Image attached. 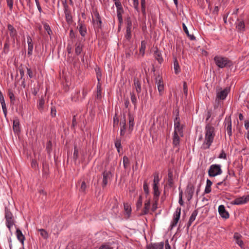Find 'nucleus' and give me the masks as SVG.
<instances>
[{
  "label": "nucleus",
  "instance_id": "obj_41",
  "mask_svg": "<svg viewBox=\"0 0 249 249\" xmlns=\"http://www.w3.org/2000/svg\"><path fill=\"white\" fill-rule=\"evenodd\" d=\"M115 146L117 148L118 152L119 153L120 152V148H122L121 143V140L117 139L115 142Z\"/></svg>",
  "mask_w": 249,
  "mask_h": 249
},
{
  "label": "nucleus",
  "instance_id": "obj_63",
  "mask_svg": "<svg viewBox=\"0 0 249 249\" xmlns=\"http://www.w3.org/2000/svg\"><path fill=\"white\" fill-rule=\"evenodd\" d=\"M31 166L33 168H36L37 167V163L35 160H33L31 163Z\"/></svg>",
  "mask_w": 249,
  "mask_h": 249
},
{
  "label": "nucleus",
  "instance_id": "obj_56",
  "mask_svg": "<svg viewBox=\"0 0 249 249\" xmlns=\"http://www.w3.org/2000/svg\"><path fill=\"white\" fill-rule=\"evenodd\" d=\"M133 6L136 10L138 11L139 1L138 0H133Z\"/></svg>",
  "mask_w": 249,
  "mask_h": 249
},
{
  "label": "nucleus",
  "instance_id": "obj_20",
  "mask_svg": "<svg viewBox=\"0 0 249 249\" xmlns=\"http://www.w3.org/2000/svg\"><path fill=\"white\" fill-rule=\"evenodd\" d=\"M154 197L153 199L157 200L159 199L160 192L159 190V185H153Z\"/></svg>",
  "mask_w": 249,
  "mask_h": 249
},
{
  "label": "nucleus",
  "instance_id": "obj_40",
  "mask_svg": "<svg viewBox=\"0 0 249 249\" xmlns=\"http://www.w3.org/2000/svg\"><path fill=\"white\" fill-rule=\"evenodd\" d=\"M159 181H160V178L159 177V174L158 173H155L154 174V178L153 180V185H159Z\"/></svg>",
  "mask_w": 249,
  "mask_h": 249
},
{
  "label": "nucleus",
  "instance_id": "obj_8",
  "mask_svg": "<svg viewBox=\"0 0 249 249\" xmlns=\"http://www.w3.org/2000/svg\"><path fill=\"white\" fill-rule=\"evenodd\" d=\"M235 25L236 29L238 32L242 33L245 31V25L243 19L237 18L235 22Z\"/></svg>",
  "mask_w": 249,
  "mask_h": 249
},
{
  "label": "nucleus",
  "instance_id": "obj_33",
  "mask_svg": "<svg viewBox=\"0 0 249 249\" xmlns=\"http://www.w3.org/2000/svg\"><path fill=\"white\" fill-rule=\"evenodd\" d=\"M128 119H129V129L131 131L133 129V127L134 125V118L132 115H131L130 114H129Z\"/></svg>",
  "mask_w": 249,
  "mask_h": 249
},
{
  "label": "nucleus",
  "instance_id": "obj_34",
  "mask_svg": "<svg viewBox=\"0 0 249 249\" xmlns=\"http://www.w3.org/2000/svg\"><path fill=\"white\" fill-rule=\"evenodd\" d=\"M182 27H183V31L187 34V35L190 37V38L191 40L195 39V37L193 35H191L189 34L188 30L184 23L182 24Z\"/></svg>",
  "mask_w": 249,
  "mask_h": 249
},
{
  "label": "nucleus",
  "instance_id": "obj_5",
  "mask_svg": "<svg viewBox=\"0 0 249 249\" xmlns=\"http://www.w3.org/2000/svg\"><path fill=\"white\" fill-rule=\"evenodd\" d=\"M5 218L7 227L11 231V227L14 224V219L12 213L9 210L6 209L5 212Z\"/></svg>",
  "mask_w": 249,
  "mask_h": 249
},
{
  "label": "nucleus",
  "instance_id": "obj_38",
  "mask_svg": "<svg viewBox=\"0 0 249 249\" xmlns=\"http://www.w3.org/2000/svg\"><path fill=\"white\" fill-rule=\"evenodd\" d=\"M123 163L125 169H127L129 166V160L126 156L123 157Z\"/></svg>",
  "mask_w": 249,
  "mask_h": 249
},
{
  "label": "nucleus",
  "instance_id": "obj_48",
  "mask_svg": "<svg viewBox=\"0 0 249 249\" xmlns=\"http://www.w3.org/2000/svg\"><path fill=\"white\" fill-rule=\"evenodd\" d=\"M78 157V150L75 145L74 148V152H73V159L76 160Z\"/></svg>",
  "mask_w": 249,
  "mask_h": 249
},
{
  "label": "nucleus",
  "instance_id": "obj_1",
  "mask_svg": "<svg viewBox=\"0 0 249 249\" xmlns=\"http://www.w3.org/2000/svg\"><path fill=\"white\" fill-rule=\"evenodd\" d=\"M205 140L202 144L204 149L209 148L213 142L215 136L214 128L211 125L208 124L205 126Z\"/></svg>",
  "mask_w": 249,
  "mask_h": 249
},
{
  "label": "nucleus",
  "instance_id": "obj_32",
  "mask_svg": "<svg viewBox=\"0 0 249 249\" xmlns=\"http://www.w3.org/2000/svg\"><path fill=\"white\" fill-rule=\"evenodd\" d=\"M44 103L45 101L43 98H41L39 100L37 104V108L40 111H42L43 110Z\"/></svg>",
  "mask_w": 249,
  "mask_h": 249
},
{
  "label": "nucleus",
  "instance_id": "obj_28",
  "mask_svg": "<svg viewBox=\"0 0 249 249\" xmlns=\"http://www.w3.org/2000/svg\"><path fill=\"white\" fill-rule=\"evenodd\" d=\"M179 134H175L174 133L173 140V144L174 146H178L179 143Z\"/></svg>",
  "mask_w": 249,
  "mask_h": 249
},
{
  "label": "nucleus",
  "instance_id": "obj_14",
  "mask_svg": "<svg viewBox=\"0 0 249 249\" xmlns=\"http://www.w3.org/2000/svg\"><path fill=\"white\" fill-rule=\"evenodd\" d=\"M195 187L193 185L190 184L188 185L186 190L187 197L188 200H190L194 194Z\"/></svg>",
  "mask_w": 249,
  "mask_h": 249
},
{
  "label": "nucleus",
  "instance_id": "obj_25",
  "mask_svg": "<svg viewBox=\"0 0 249 249\" xmlns=\"http://www.w3.org/2000/svg\"><path fill=\"white\" fill-rule=\"evenodd\" d=\"M64 13L65 15V18L66 21L69 23L72 21V17L71 16V12L68 9H64Z\"/></svg>",
  "mask_w": 249,
  "mask_h": 249
},
{
  "label": "nucleus",
  "instance_id": "obj_13",
  "mask_svg": "<svg viewBox=\"0 0 249 249\" xmlns=\"http://www.w3.org/2000/svg\"><path fill=\"white\" fill-rule=\"evenodd\" d=\"M174 124H175V130L174 133L175 134H179L180 135L182 133V127L180 126L179 122V118L176 117L175 120H174Z\"/></svg>",
  "mask_w": 249,
  "mask_h": 249
},
{
  "label": "nucleus",
  "instance_id": "obj_52",
  "mask_svg": "<svg viewBox=\"0 0 249 249\" xmlns=\"http://www.w3.org/2000/svg\"><path fill=\"white\" fill-rule=\"evenodd\" d=\"M125 38L129 40L131 37V30H126V35L125 36Z\"/></svg>",
  "mask_w": 249,
  "mask_h": 249
},
{
  "label": "nucleus",
  "instance_id": "obj_11",
  "mask_svg": "<svg viewBox=\"0 0 249 249\" xmlns=\"http://www.w3.org/2000/svg\"><path fill=\"white\" fill-rule=\"evenodd\" d=\"M218 211L219 214L222 217L226 219L229 217V214L228 212L225 210V208L224 205H221L219 206Z\"/></svg>",
  "mask_w": 249,
  "mask_h": 249
},
{
  "label": "nucleus",
  "instance_id": "obj_37",
  "mask_svg": "<svg viewBox=\"0 0 249 249\" xmlns=\"http://www.w3.org/2000/svg\"><path fill=\"white\" fill-rule=\"evenodd\" d=\"M131 101L132 104L134 105V107H137V98L134 93H130Z\"/></svg>",
  "mask_w": 249,
  "mask_h": 249
},
{
  "label": "nucleus",
  "instance_id": "obj_24",
  "mask_svg": "<svg viewBox=\"0 0 249 249\" xmlns=\"http://www.w3.org/2000/svg\"><path fill=\"white\" fill-rule=\"evenodd\" d=\"M8 30L9 31L10 36L14 38V37L17 35V32H16V29L13 27V26H12L10 24H9L8 25Z\"/></svg>",
  "mask_w": 249,
  "mask_h": 249
},
{
  "label": "nucleus",
  "instance_id": "obj_57",
  "mask_svg": "<svg viewBox=\"0 0 249 249\" xmlns=\"http://www.w3.org/2000/svg\"><path fill=\"white\" fill-rule=\"evenodd\" d=\"M64 7V9H68L69 6L67 4V0H60Z\"/></svg>",
  "mask_w": 249,
  "mask_h": 249
},
{
  "label": "nucleus",
  "instance_id": "obj_59",
  "mask_svg": "<svg viewBox=\"0 0 249 249\" xmlns=\"http://www.w3.org/2000/svg\"><path fill=\"white\" fill-rule=\"evenodd\" d=\"M183 91H184V94H185L186 96L187 95V92H188V89H187V84L185 82H184L183 83Z\"/></svg>",
  "mask_w": 249,
  "mask_h": 249
},
{
  "label": "nucleus",
  "instance_id": "obj_22",
  "mask_svg": "<svg viewBox=\"0 0 249 249\" xmlns=\"http://www.w3.org/2000/svg\"><path fill=\"white\" fill-rule=\"evenodd\" d=\"M16 235L18 240L22 244H23V242L24 240V236L23 235L21 231L17 229L16 230Z\"/></svg>",
  "mask_w": 249,
  "mask_h": 249
},
{
  "label": "nucleus",
  "instance_id": "obj_39",
  "mask_svg": "<svg viewBox=\"0 0 249 249\" xmlns=\"http://www.w3.org/2000/svg\"><path fill=\"white\" fill-rule=\"evenodd\" d=\"M121 123L123 124V126L121 128V132L120 134L121 136L124 135L125 133V130L126 128V124H125V119L124 118V120L123 121L121 122Z\"/></svg>",
  "mask_w": 249,
  "mask_h": 249
},
{
  "label": "nucleus",
  "instance_id": "obj_47",
  "mask_svg": "<svg viewBox=\"0 0 249 249\" xmlns=\"http://www.w3.org/2000/svg\"><path fill=\"white\" fill-rule=\"evenodd\" d=\"M27 74L30 77V78H33L35 76V72L31 70V69L27 68Z\"/></svg>",
  "mask_w": 249,
  "mask_h": 249
},
{
  "label": "nucleus",
  "instance_id": "obj_4",
  "mask_svg": "<svg viewBox=\"0 0 249 249\" xmlns=\"http://www.w3.org/2000/svg\"><path fill=\"white\" fill-rule=\"evenodd\" d=\"M221 166L219 164H212L208 170V175L211 177H214L222 174Z\"/></svg>",
  "mask_w": 249,
  "mask_h": 249
},
{
  "label": "nucleus",
  "instance_id": "obj_30",
  "mask_svg": "<svg viewBox=\"0 0 249 249\" xmlns=\"http://www.w3.org/2000/svg\"><path fill=\"white\" fill-rule=\"evenodd\" d=\"M79 31L82 36H85L87 33L86 27L82 24H80L79 28Z\"/></svg>",
  "mask_w": 249,
  "mask_h": 249
},
{
  "label": "nucleus",
  "instance_id": "obj_43",
  "mask_svg": "<svg viewBox=\"0 0 249 249\" xmlns=\"http://www.w3.org/2000/svg\"><path fill=\"white\" fill-rule=\"evenodd\" d=\"M142 196H139V199L138 200L136 203V207L137 209H139L142 207Z\"/></svg>",
  "mask_w": 249,
  "mask_h": 249
},
{
  "label": "nucleus",
  "instance_id": "obj_29",
  "mask_svg": "<svg viewBox=\"0 0 249 249\" xmlns=\"http://www.w3.org/2000/svg\"><path fill=\"white\" fill-rule=\"evenodd\" d=\"M83 45L81 43H77L76 44V47L75 49V53L77 55L80 54L82 51Z\"/></svg>",
  "mask_w": 249,
  "mask_h": 249
},
{
  "label": "nucleus",
  "instance_id": "obj_2",
  "mask_svg": "<svg viewBox=\"0 0 249 249\" xmlns=\"http://www.w3.org/2000/svg\"><path fill=\"white\" fill-rule=\"evenodd\" d=\"M216 65L219 68H229L232 65V62L228 58L221 55H216L214 57Z\"/></svg>",
  "mask_w": 249,
  "mask_h": 249
},
{
  "label": "nucleus",
  "instance_id": "obj_49",
  "mask_svg": "<svg viewBox=\"0 0 249 249\" xmlns=\"http://www.w3.org/2000/svg\"><path fill=\"white\" fill-rule=\"evenodd\" d=\"M86 185L85 181H83L81 183L80 191L82 192H85L86 189Z\"/></svg>",
  "mask_w": 249,
  "mask_h": 249
},
{
  "label": "nucleus",
  "instance_id": "obj_50",
  "mask_svg": "<svg viewBox=\"0 0 249 249\" xmlns=\"http://www.w3.org/2000/svg\"><path fill=\"white\" fill-rule=\"evenodd\" d=\"M8 96L9 97V98L10 99L11 102H13L15 100V96L14 93L11 91H9L8 92Z\"/></svg>",
  "mask_w": 249,
  "mask_h": 249
},
{
  "label": "nucleus",
  "instance_id": "obj_26",
  "mask_svg": "<svg viewBox=\"0 0 249 249\" xmlns=\"http://www.w3.org/2000/svg\"><path fill=\"white\" fill-rule=\"evenodd\" d=\"M212 182L209 179H207L206 181V186L205 189V193L208 194L211 191V186L212 185Z\"/></svg>",
  "mask_w": 249,
  "mask_h": 249
},
{
  "label": "nucleus",
  "instance_id": "obj_16",
  "mask_svg": "<svg viewBox=\"0 0 249 249\" xmlns=\"http://www.w3.org/2000/svg\"><path fill=\"white\" fill-rule=\"evenodd\" d=\"M134 86L136 91L138 95V97L140 98L139 94L141 91V84L140 81L138 78H135L134 79Z\"/></svg>",
  "mask_w": 249,
  "mask_h": 249
},
{
  "label": "nucleus",
  "instance_id": "obj_55",
  "mask_svg": "<svg viewBox=\"0 0 249 249\" xmlns=\"http://www.w3.org/2000/svg\"><path fill=\"white\" fill-rule=\"evenodd\" d=\"M99 249H112V248L108 245L103 244Z\"/></svg>",
  "mask_w": 249,
  "mask_h": 249
},
{
  "label": "nucleus",
  "instance_id": "obj_12",
  "mask_svg": "<svg viewBox=\"0 0 249 249\" xmlns=\"http://www.w3.org/2000/svg\"><path fill=\"white\" fill-rule=\"evenodd\" d=\"M103 187L106 186L108 180L111 177V174L110 171H104L103 173Z\"/></svg>",
  "mask_w": 249,
  "mask_h": 249
},
{
  "label": "nucleus",
  "instance_id": "obj_3",
  "mask_svg": "<svg viewBox=\"0 0 249 249\" xmlns=\"http://www.w3.org/2000/svg\"><path fill=\"white\" fill-rule=\"evenodd\" d=\"M230 89L226 88L220 91H216V97L215 101L214 107H218L220 105V100H223L226 99Z\"/></svg>",
  "mask_w": 249,
  "mask_h": 249
},
{
  "label": "nucleus",
  "instance_id": "obj_27",
  "mask_svg": "<svg viewBox=\"0 0 249 249\" xmlns=\"http://www.w3.org/2000/svg\"><path fill=\"white\" fill-rule=\"evenodd\" d=\"M227 133L229 136H231V135H232L231 121V120L230 118H229L227 120Z\"/></svg>",
  "mask_w": 249,
  "mask_h": 249
},
{
  "label": "nucleus",
  "instance_id": "obj_60",
  "mask_svg": "<svg viewBox=\"0 0 249 249\" xmlns=\"http://www.w3.org/2000/svg\"><path fill=\"white\" fill-rule=\"evenodd\" d=\"M226 154L224 152L223 150H222L219 156V158L220 159H226Z\"/></svg>",
  "mask_w": 249,
  "mask_h": 249
},
{
  "label": "nucleus",
  "instance_id": "obj_9",
  "mask_svg": "<svg viewBox=\"0 0 249 249\" xmlns=\"http://www.w3.org/2000/svg\"><path fill=\"white\" fill-rule=\"evenodd\" d=\"M180 213H181V208H178L177 209V211H176V212L174 213V220L171 225L172 228L175 227L177 225V224L180 218Z\"/></svg>",
  "mask_w": 249,
  "mask_h": 249
},
{
  "label": "nucleus",
  "instance_id": "obj_19",
  "mask_svg": "<svg viewBox=\"0 0 249 249\" xmlns=\"http://www.w3.org/2000/svg\"><path fill=\"white\" fill-rule=\"evenodd\" d=\"M150 207V200H148L144 203V207L141 213L142 215L146 214L149 213Z\"/></svg>",
  "mask_w": 249,
  "mask_h": 249
},
{
  "label": "nucleus",
  "instance_id": "obj_6",
  "mask_svg": "<svg viewBox=\"0 0 249 249\" xmlns=\"http://www.w3.org/2000/svg\"><path fill=\"white\" fill-rule=\"evenodd\" d=\"M93 24L94 29L99 31V30L101 28L102 21L99 13L97 12L94 13Z\"/></svg>",
  "mask_w": 249,
  "mask_h": 249
},
{
  "label": "nucleus",
  "instance_id": "obj_15",
  "mask_svg": "<svg viewBox=\"0 0 249 249\" xmlns=\"http://www.w3.org/2000/svg\"><path fill=\"white\" fill-rule=\"evenodd\" d=\"M27 43H28V54L31 55L32 54L33 50V42L32 38L29 36H27Z\"/></svg>",
  "mask_w": 249,
  "mask_h": 249
},
{
  "label": "nucleus",
  "instance_id": "obj_31",
  "mask_svg": "<svg viewBox=\"0 0 249 249\" xmlns=\"http://www.w3.org/2000/svg\"><path fill=\"white\" fill-rule=\"evenodd\" d=\"M174 69L176 74H178L180 71V68L176 58L174 61Z\"/></svg>",
  "mask_w": 249,
  "mask_h": 249
},
{
  "label": "nucleus",
  "instance_id": "obj_35",
  "mask_svg": "<svg viewBox=\"0 0 249 249\" xmlns=\"http://www.w3.org/2000/svg\"><path fill=\"white\" fill-rule=\"evenodd\" d=\"M146 48V43L144 41L141 42V45L140 48V53L143 56L144 54V51Z\"/></svg>",
  "mask_w": 249,
  "mask_h": 249
},
{
  "label": "nucleus",
  "instance_id": "obj_10",
  "mask_svg": "<svg viewBox=\"0 0 249 249\" xmlns=\"http://www.w3.org/2000/svg\"><path fill=\"white\" fill-rule=\"evenodd\" d=\"M156 79L159 93L160 95H162L164 90V85L162 80L160 76H158Z\"/></svg>",
  "mask_w": 249,
  "mask_h": 249
},
{
  "label": "nucleus",
  "instance_id": "obj_62",
  "mask_svg": "<svg viewBox=\"0 0 249 249\" xmlns=\"http://www.w3.org/2000/svg\"><path fill=\"white\" fill-rule=\"evenodd\" d=\"M236 242L239 246L241 247L243 245V242L240 238L237 239V240H236Z\"/></svg>",
  "mask_w": 249,
  "mask_h": 249
},
{
  "label": "nucleus",
  "instance_id": "obj_45",
  "mask_svg": "<svg viewBox=\"0 0 249 249\" xmlns=\"http://www.w3.org/2000/svg\"><path fill=\"white\" fill-rule=\"evenodd\" d=\"M142 11L143 15L145 14V0H141Z\"/></svg>",
  "mask_w": 249,
  "mask_h": 249
},
{
  "label": "nucleus",
  "instance_id": "obj_64",
  "mask_svg": "<svg viewBox=\"0 0 249 249\" xmlns=\"http://www.w3.org/2000/svg\"><path fill=\"white\" fill-rule=\"evenodd\" d=\"M129 106V101L128 98L124 101V106L126 108H128Z\"/></svg>",
  "mask_w": 249,
  "mask_h": 249
},
{
  "label": "nucleus",
  "instance_id": "obj_42",
  "mask_svg": "<svg viewBox=\"0 0 249 249\" xmlns=\"http://www.w3.org/2000/svg\"><path fill=\"white\" fill-rule=\"evenodd\" d=\"M124 211L126 213V214L127 215V217H128L131 213V208L129 207V206L127 204H124Z\"/></svg>",
  "mask_w": 249,
  "mask_h": 249
},
{
  "label": "nucleus",
  "instance_id": "obj_17",
  "mask_svg": "<svg viewBox=\"0 0 249 249\" xmlns=\"http://www.w3.org/2000/svg\"><path fill=\"white\" fill-rule=\"evenodd\" d=\"M164 243L161 242L160 243H152L148 247V249H163Z\"/></svg>",
  "mask_w": 249,
  "mask_h": 249
},
{
  "label": "nucleus",
  "instance_id": "obj_7",
  "mask_svg": "<svg viewBox=\"0 0 249 249\" xmlns=\"http://www.w3.org/2000/svg\"><path fill=\"white\" fill-rule=\"evenodd\" d=\"M249 201V194L235 199L232 202L234 205H242Z\"/></svg>",
  "mask_w": 249,
  "mask_h": 249
},
{
  "label": "nucleus",
  "instance_id": "obj_46",
  "mask_svg": "<svg viewBox=\"0 0 249 249\" xmlns=\"http://www.w3.org/2000/svg\"><path fill=\"white\" fill-rule=\"evenodd\" d=\"M44 28L46 31L48 35H50L52 33V31L49 25L47 23L44 24Z\"/></svg>",
  "mask_w": 249,
  "mask_h": 249
},
{
  "label": "nucleus",
  "instance_id": "obj_54",
  "mask_svg": "<svg viewBox=\"0 0 249 249\" xmlns=\"http://www.w3.org/2000/svg\"><path fill=\"white\" fill-rule=\"evenodd\" d=\"M132 22L130 20H127L126 24V30H131Z\"/></svg>",
  "mask_w": 249,
  "mask_h": 249
},
{
  "label": "nucleus",
  "instance_id": "obj_21",
  "mask_svg": "<svg viewBox=\"0 0 249 249\" xmlns=\"http://www.w3.org/2000/svg\"><path fill=\"white\" fill-rule=\"evenodd\" d=\"M197 214V212L196 210L194 211L192 213L189 218V220L187 223V228H189V227L192 225V223L196 219Z\"/></svg>",
  "mask_w": 249,
  "mask_h": 249
},
{
  "label": "nucleus",
  "instance_id": "obj_36",
  "mask_svg": "<svg viewBox=\"0 0 249 249\" xmlns=\"http://www.w3.org/2000/svg\"><path fill=\"white\" fill-rule=\"evenodd\" d=\"M38 231L40 233V235L44 238L47 239L48 237V234L47 232L44 229H39Z\"/></svg>",
  "mask_w": 249,
  "mask_h": 249
},
{
  "label": "nucleus",
  "instance_id": "obj_61",
  "mask_svg": "<svg viewBox=\"0 0 249 249\" xmlns=\"http://www.w3.org/2000/svg\"><path fill=\"white\" fill-rule=\"evenodd\" d=\"M115 6L117 8V10H122L123 7L122 6L121 3L120 2H115Z\"/></svg>",
  "mask_w": 249,
  "mask_h": 249
},
{
  "label": "nucleus",
  "instance_id": "obj_23",
  "mask_svg": "<svg viewBox=\"0 0 249 249\" xmlns=\"http://www.w3.org/2000/svg\"><path fill=\"white\" fill-rule=\"evenodd\" d=\"M154 56L155 59H157L160 63H161L163 61V58L162 57L161 53L159 50H157L155 52Z\"/></svg>",
  "mask_w": 249,
  "mask_h": 249
},
{
  "label": "nucleus",
  "instance_id": "obj_44",
  "mask_svg": "<svg viewBox=\"0 0 249 249\" xmlns=\"http://www.w3.org/2000/svg\"><path fill=\"white\" fill-rule=\"evenodd\" d=\"M154 202L152 204L151 210L152 212H155L158 208V203L159 201V199L156 200V199H153Z\"/></svg>",
  "mask_w": 249,
  "mask_h": 249
},
{
  "label": "nucleus",
  "instance_id": "obj_58",
  "mask_svg": "<svg viewBox=\"0 0 249 249\" xmlns=\"http://www.w3.org/2000/svg\"><path fill=\"white\" fill-rule=\"evenodd\" d=\"M7 4L10 9H12L13 8V0H6Z\"/></svg>",
  "mask_w": 249,
  "mask_h": 249
},
{
  "label": "nucleus",
  "instance_id": "obj_51",
  "mask_svg": "<svg viewBox=\"0 0 249 249\" xmlns=\"http://www.w3.org/2000/svg\"><path fill=\"white\" fill-rule=\"evenodd\" d=\"M143 188L144 192L146 194H149L148 185L146 182H144V183L143 184Z\"/></svg>",
  "mask_w": 249,
  "mask_h": 249
},
{
  "label": "nucleus",
  "instance_id": "obj_53",
  "mask_svg": "<svg viewBox=\"0 0 249 249\" xmlns=\"http://www.w3.org/2000/svg\"><path fill=\"white\" fill-rule=\"evenodd\" d=\"M52 144L51 141H49L47 143L46 149L47 150L48 153H50L51 151Z\"/></svg>",
  "mask_w": 249,
  "mask_h": 249
},
{
  "label": "nucleus",
  "instance_id": "obj_18",
  "mask_svg": "<svg viewBox=\"0 0 249 249\" xmlns=\"http://www.w3.org/2000/svg\"><path fill=\"white\" fill-rule=\"evenodd\" d=\"M13 129L15 133H18L20 132L19 121L17 118H16L13 120Z\"/></svg>",
  "mask_w": 249,
  "mask_h": 249
}]
</instances>
